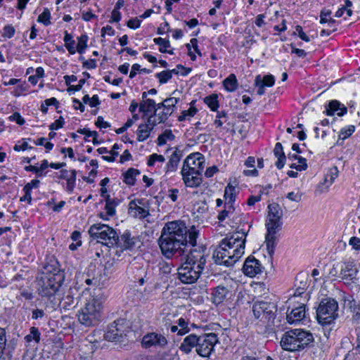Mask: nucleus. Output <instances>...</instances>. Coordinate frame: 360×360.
Wrapping results in <instances>:
<instances>
[{"label": "nucleus", "mask_w": 360, "mask_h": 360, "mask_svg": "<svg viewBox=\"0 0 360 360\" xmlns=\"http://www.w3.org/2000/svg\"><path fill=\"white\" fill-rule=\"evenodd\" d=\"M198 235L194 226L189 230L183 221H169L162 229L158 245L165 257H184L185 263L204 269L207 255L204 247L196 248Z\"/></svg>", "instance_id": "obj_1"}, {"label": "nucleus", "mask_w": 360, "mask_h": 360, "mask_svg": "<svg viewBox=\"0 0 360 360\" xmlns=\"http://www.w3.org/2000/svg\"><path fill=\"white\" fill-rule=\"evenodd\" d=\"M248 233V229L242 228L230 238H224L213 252L214 262L226 266H233L244 254Z\"/></svg>", "instance_id": "obj_2"}, {"label": "nucleus", "mask_w": 360, "mask_h": 360, "mask_svg": "<svg viewBox=\"0 0 360 360\" xmlns=\"http://www.w3.org/2000/svg\"><path fill=\"white\" fill-rule=\"evenodd\" d=\"M103 302L98 297L91 296L77 314L78 321L86 327L97 325L101 319Z\"/></svg>", "instance_id": "obj_3"}, {"label": "nucleus", "mask_w": 360, "mask_h": 360, "mask_svg": "<svg viewBox=\"0 0 360 360\" xmlns=\"http://www.w3.org/2000/svg\"><path fill=\"white\" fill-rule=\"evenodd\" d=\"M63 279V273L60 271L56 273H43L37 281L39 294L51 298L59 290Z\"/></svg>", "instance_id": "obj_4"}, {"label": "nucleus", "mask_w": 360, "mask_h": 360, "mask_svg": "<svg viewBox=\"0 0 360 360\" xmlns=\"http://www.w3.org/2000/svg\"><path fill=\"white\" fill-rule=\"evenodd\" d=\"M89 233L91 238L108 247H113L118 243V235L116 231L104 224H93L89 229Z\"/></svg>", "instance_id": "obj_5"}, {"label": "nucleus", "mask_w": 360, "mask_h": 360, "mask_svg": "<svg viewBox=\"0 0 360 360\" xmlns=\"http://www.w3.org/2000/svg\"><path fill=\"white\" fill-rule=\"evenodd\" d=\"M338 304L334 299H323L316 310V317L319 323L329 325L338 317Z\"/></svg>", "instance_id": "obj_6"}, {"label": "nucleus", "mask_w": 360, "mask_h": 360, "mask_svg": "<svg viewBox=\"0 0 360 360\" xmlns=\"http://www.w3.org/2000/svg\"><path fill=\"white\" fill-rule=\"evenodd\" d=\"M276 310L275 304L269 302L259 301L252 306L255 317L266 326H271L274 323Z\"/></svg>", "instance_id": "obj_7"}, {"label": "nucleus", "mask_w": 360, "mask_h": 360, "mask_svg": "<svg viewBox=\"0 0 360 360\" xmlns=\"http://www.w3.org/2000/svg\"><path fill=\"white\" fill-rule=\"evenodd\" d=\"M217 342V335L214 333L200 335L197 345V353L202 357L210 356Z\"/></svg>", "instance_id": "obj_8"}, {"label": "nucleus", "mask_w": 360, "mask_h": 360, "mask_svg": "<svg viewBox=\"0 0 360 360\" xmlns=\"http://www.w3.org/2000/svg\"><path fill=\"white\" fill-rule=\"evenodd\" d=\"M283 222L274 220L266 221V234L265 237V243L267 251L270 255L274 253L276 244V233L278 232L282 227Z\"/></svg>", "instance_id": "obj_9"}, {"label": "nucleus", "mask_w": 360, "mask_h": 360, "mask_svg": "<svg viewBox=\"0 0 360 360\" xmlns=\"http://www.w3.org/2000/svg\"><path fill=\"white\" fill-rule=\"evenodd\" d=\"M203 269L184 263L178 269V276L182 283L191 284L198 281Z\"/></svg>", "instance_id": "obj_10"}, {"label": "nucleus", "mask_w": 360, "mask_h": 360, "mask_svg": "<svg viewBox=\"0 0 360 360\" xmlns=\"http://www.w3.org/2000/svg\"><path fill=\"white\" fill-rule=\"evenodd\" d=\"M128 332V326L124 319L115 321L108 328L105 334V338L108 341H119L126 335Z\"/></svg>", "instance_id": "obj_11"}, {"label": "nucleus", "mask_w": 360, "mask_h": 360, "mask_svg": "<svg viewBox=\"0 0 360 360\" xmlns=\"http://www.w3.org/2000/svg\"><path fill=\"white\" fill-rule=\"evenodd\" d=\"M141 345L146 349L152 347L162 348L167 345V340L163 335L153 332L147 333L143 337Z\"/></svg>", "instance_id": "obj_12"}, {"label": "nucleus", "mask_w": 360, "mask_h": 360, "mask_svg": "<svg viewBox=\"0 0 360 360\" xmlns=\"http://www.w3.org/2000/svg\"><path fill=\"white\" fill-rule=\"evenodd\" d=\"M79 292L77 287H70L65 293L64 297L60 302V307L64 310L73 309L77 304V300Z\"/></svg>", "instance_id": "obj_13"}, {"label": "nucleus", "mask_w": 360, "mask_h": 360, "mask_svg": "<svg viewBox=\"0 0 360 360\" xmlns=\"http://www.w3.org/2000/svg\"><path fill=\"white\" fill-rule=\"evenodd\" d=\"M129 214L135 218L144 219L149 215V210L143 200L135 199L129 204Z\"/></svg>", "instance_id": "obj_14"}, {"label": "nucleus", "mask_w": 360, "mask_h": 360, "mask_svg": "<svg viewBox=\"0 0 360 360\" xmlns=\"http://www.w3.org/2000/svg\"><path fill=\"white\" fill-rule=\"evenodd\" d=\"M262 271V266L260 262L254 257H248L243 264V271L245 275L249 277H254Z\"/></svg>", "instance_id": "obj_15"}, {"label": "nucleus", "mask_w": 360, "mask_h": 360, "mask_svg": "<svg viewBox=\"0 0 360 360\" xmlns=\"http://www.w3.org/2000/svg\"><path fill=\"white\" fill-rule=\"evenodd\" d=\"M281 347L287 351L294 352L300 350V345L296 338L294 330L286 332L281 340Z\"/></svg>", "instance_id": "obj_16"}, {"label": "nucleus", "mask_w": 360, "mask_h": 360, "mask_svg": "<svg viewBox=\"0 0 360 360\" xmlns=\"http://www.w3.org/2000/svg\"><path fill=\"white\" fill-rule=\"evenodd\" d=\"M338 173L339 171L337 167L334 166L331 167L325 175L323 181L320 183L317 186L316 192L319 194L326 192L330 186L333 184L335 179L338 176Z\"/></svg>", "instance_id": "obj_17"}, {"label": "nucleus", "mask_w": 360, "mask_h": 360, "mask_svg": "<svg viewBox=\"0 0 360 360\" xmlns=\"http://www.w3.org/2000/svg\"><path fill=\"white\" fill-rule=\"evenodd\" d=\"M178 102L179 98L175 97H170L164 100L165 109L162 113L158 115V122H164L167 120L168 117L173 112Z\"/></svg>", "instance_id": "obj_18"}, {"label": "nucleus", "mask_w": 360, "mask_h": 360, "mask_svg": "<svg viewBox=\"0 0 360 360\" xmlns=\"http://www.w3.org/2000/svg\"><path fill=\"white\" fill-rule=\"evenodd\" d=\"M137 242V238L131 236L129 233H124L120 238H118V243L115 246L122 250H131L136 246Z\"/></svg>", "instance_id": "obj_19"}, {"label": "nucleus", "mask_w": 360, "mask_h": 360, "mask_svg": "<svg viewBox=\"0 0 360 360\" xmlns=\"http://www.w3.org/2000/svg\"><path fill=\"white\" fill-rule=\"evenodd\" d=\"M297 340L300 345V350L314 341L312 333L302 329H294Z\"/></svg>", "instance_id": "obj_20"}, {"label": "nucleus", "mask_w": 360, "mask_h": 360, "mask_svg": "<svg viewBox=\"0 0 360 360\" xmlns=\"http://www.w3.org/2000/svg\"><path fill=\"white\" fill-rule=\"evenodd\" d=\"M226 224L232 229H236L237 233L240 229L245 228L246 230L250 231V225L245 221L243 219L242 215L236 212H233V215L231 218L230 221H227Z\"/></svg>", "instance_id": "obj_21"}, {"label": "nucleus", "mask_w": 360, "mask_h": 360, "mask_svg": "<svg viewBox=\"0 0 360 360\" xmlns=\"http://www.w3.org/2000/svg\"><path fill=\"white\" fill-rule=\"evenodd\" d=\"M198 339L199 336H197L194 334L186 336L181 344L179 347L180 350L186 354H188L191 352L193 347H195V350L197 351Z\"/></svg>", "instance_id": "obj_22"}, {"label": "nucleus", "mask_w": 360, "mask_h": 360, "mask_svg": "<svg viewBox=\"0 0 360 360\" xmlns=\"http://www.w3.org/2000/svg\"><path fill=\"white\" fill-rule=\"evenodd\" d=\"M230 290L224 285H218L212 292V299L215 304L222 303L229 295Z\"/></svg>", "instance_id": "obj_23"}, {"label": "nucleus", "mask_w": 360, "mask_h": 360, "mask_svg": "<svg viewBox=\"0 0 360 360\" xmlns=\"http://www.w3.org/2000/svg\"><path fill=\"white\" fill-rule=\"evenodd\" d=\"M305 317V306L302 304L287 314L286 319L289 323H295L300 322Z\"/></svg>", "instance_id": "obj_24"}, {"label": "nucleus", "mask_w": 360, "mask_h": 360, "mask_svg": "<svg viewBox=\"0 0 360 360\" xmlns=\"http://www.w3.org/2000/svg\"><path fill=\"white\" fill-rule=\"evenodd\" d=\"M347 110L344 105L341 107V104L336 100L331 101L326 109L327 115L332 116L336 113L338 116H342L347 112Z\"/></svg>", "instance_id": "obj_25"}, {"label": "nucleus", "mask_w": 360, "mask_h": 360, "mask_svg": "<svg viewBox=\"0 0 360 360\" xmlns=\"http://www.w3.org/2000/svg\"><path fill=\"white\" fill-rule=\"evenodd\" d=\"M268 210L269 211L266 219L282 221L283 210L278 204L273 202L269 205Z\"/></svg>", "instance_id": "obj_26"}, {"label": "nucleus", "mask_w": 360, "mask_h": 360, "mask_svg": "<svg viewBox=\"0 0 360 360\" xmlns=\"http://www.w3.org/2000/svg\"><path fill=\"white\" fill-rule=\"evenodd\" d=\"M203 158L199 153L188 155L184 162L183 167H204Z\"/></svg>", "instance_id": "obj_27"}, {"label": "nucleus", "mask_w": 360, "mask_h": 360, "mask_svg": "<svg viewBox=\"0 0 360 360\" xmlns=\"http://www.w3.org/2000/svg\"><path fill=\"white\" fill-rule=\"evenodd\" d=\"M181 156V151L179 148H176L171 155L169 160L167 164V172H173L176 170Z\"/></svg>", "instance_id": "obj_28"}, {"label": "nucleus", "mask_w": 360, "mask_h": 360, "mask_svg": "<svg viewBox=\"0 0 360 360\" xmlns=\"http://www.w3.org/2000/svg\"><path fill=\"white\" fill-rule=\"evenodd\" d=\"M274 155L278 158L276 162V166L278 169H281L285 165L286 157L283 150V146L281 143H276L274 149Z\"/></svg>", "instance_id": "obj_29"}, {"label": "nucleus", "mask_w": 360, "mask_h": 360, "mask_svg": "<svg viewBox=\"0 0 360 360\" xmlns=\"http://www.w3.org/2000/svg\"><path fill=\"white\" fill-rule=\"evenodd\" d=\"M357 271L356 267L352 263H347L342 269L340 274L343 279L352 280L356 276Z\"/></svg>", "instance_id": "obj_30"}, {"label": "nucleus", "mask_w": 360, "mask_h": 360, "mask_svg": "<svg viewBox=\"0 0 360 360\" xmlns=\"http://www.w3.org/2000/svg\"><path fill=\"white\" fill-rule=\"evenodd\" d=\"M234 212L235 208L233 205H231L230 203H224V209L221 210L217 216L219 221L223 222L226 219H227V221H230Z\"/></svg>", "instance_id": "obj_31"}, {"label": "nucleus", "mask_w": 360, "mask_h": 360, "mask_svg": "<svg viewBox=\"0 0 360 360\" xmlns=\"http://www.w3.org/2000/svg\"><path fill=\"white\" fill-rule=\"evenodd\" d=\"M182 178L185 185L187 187L191 188L199 186L201 184L202 180V176H195L194 174L190 175L189 174H184V175H182Z\"/></svg>", "instance_id": "obj_32"}, {"label": "nucleus", "mask_w": 360, "mask_h": 360, "mask_svg": "<svg viewBox=\"0 0 360 360\" xmlns=\"http://www.w3.org/2000/svg\"><path fill=\"white\" fill-rule=\"evenodd\" d=\"M152 110H154V115H156V103L153 99L143 100L139 105V111L148 115Z\"/></svg>", "instance_id": "obj_33"}, {"label": "nucleus", "mask_w": 360, "mask_h": 360, "mask_svg": "<svg viewBox=\"0 0 360 360\" xmlns=\"http://www.w3.org/2000/svg\"><path fill=\"white\" fill-rule=\"evenodd\" d=\"M223 86L227 91L233 92L238 87V81L235 75L231 74L223 81Z\"/></svg>", "instance_id": "obj_34"}, {"label": "nucleus", "mask_w": 360, "mask_h": 360, "mask_svg": "<svg viewBox=\"0 0 360 360\" xmlns=\"http://www.w3.org/2000/svg\"><path fill=\"white\" fill-rule=\"evenodd\" d=\"M140 174V172L134 168L129 169L124 174V182L129 186H133L136 181V176Z\"/></svg>", "instance_id": "obj_35"}, {"label": "nucleus", "mask_w": 360, "mask_h": 360, "mask_svg": "<svg viewBox=\"0 0 360 360\" xmlns=\"http://www.w3.org/2000/svg\"><path fill=\"white\" fill-rule=\"evenodd\" d=\"M151 131L152 127H150L149 124H140L137 130L138 141H145L146 139L149 137Z\"/></svg>", "instance_id": "obj_36"}, {"label": "nucleus", "mask_w": 360, "mask_h": 360, "mask_svg": "<svg viewBox=\"0 0 360 360\" xmlns=\"http://www.w3.org/2000/svg\"><path fill=\"white\" fill-rule=\"evenodd\" d=\"M40 333L36 327H31L30 329V333L25 337V340L27 342L34 341L36 343H39L40 341Z\"/></svg>", "instance_id": "obj_37"}, {"label": "nucleus", "mask_w": 360, "mask_h": 360, "mask_svg": "<svg viewBox=\"0 0 360 360\" xmlns=\"http://www.w3.org/2000/svg\"><path fill=\"white\" fill-rule=\"evenodd\" d=\"M225 203L233 205L236 198V188L234 186L228 185L224 191Z\"/></svg>", "instance_id": "obj_38"}, {"label": "nucleus", "mask_w": 360, "mask_h": 360, "mask_svg": "<svg viewBox=\"0 0 360 360\" xmlns=\"http://www.w3.org/2000/svg\"><path fill=\"white\" fill-rule=\"evenodd\" d=\"M64 41L65 43V47L70 54H75L76 52L75 49V41L72 39V36L68 32H65L64 37Z\"/></svg>", "instance_id": "obj_39"}, {"label": "nucleus", "mask_w": 360, "mask_h": 360, "mask_svg": "<svg viewBox=\"0 0 360 360\" xmlns=\"http://www.w3.org/2000/svg\"><path fill=\"white\" fill-rule=\"evenodd\" d=\"M105 210H106V213L109 216L114 215L115 213V207L117 205L115 200L113 198H111L110 195H107L106 199H105Z\"/></svg>", "instance_id": "obj_40"}, {"label": "nucleus", "mask_w": 360, "mask_h": 360, "mask_svg": "<svg viewBox=\"0 0 360 360\" xmlns=\"http://www.w3.org/2000/svg\"><path fill=\"white\" fill-rule=\"evenodd\" d=\"M217 95L212 94L205 98V103L209 106L212 111H216L219 108V101Z\"/></svg>", "instance_id": "obj_41"}, {"label": "nucleus", "mask_w": 360, "mask_h": 360, "mask_svg": "<svg viewBox=\"0 0 360 360\" xmlns=\"http://www.w3.org/2000/svg\"><path fill=\"white\" fill-rule=\"evenodd\" d=\"M204 167H182L181 169V175H184V174H189L190 175H195V176H202V170H203Z\"/></svg>", "instance_id": "obj_42"}, {"label": "nucleus", "mask_w": 360, "mask_h": 360, "mask_svg": "<svg viewBox=\"0 0 360 360\" xmlns=\"http://www.w3.org/2000/svg\"><path fill=\"white\" fill-rule=\"evenodd\" d=\"M88 37L86 34H82L78 37V42L76 46V51L79 53H84L87 46Z\"/></svg>", "instance_id": "obj_43"}, {"label": "nucleus", "mask_w": 360, "mask_h": 360, "mask_svg": "<svg viewBox=\"0 0 360 360\" xmlns=\"http://www.w3.org/2000/svg\"><path fill=\"white\" fill-rule=\"evenodd\" d=\"M153 41L156 44L160 46L159 51L161 53H166V51H167V48L170 47L169 41L167 39H163L161 37H158V38H155L153 39Z\"/></svg>", "instance_id": "obj_44"}, {"label": "nucleus", "mask_w": 360, "mask_h": 360, "mask_svg": "<svg viewBox=\"0 0 360 360\" xmlns=\"http://www.w3.org/2000/svg\"><path fill=\"white\" fill-rule=\"evenodd\" d=\"M51 13L48 8H44L42 13H41L37 19V21L43 23L44 25L51 24Z\"/></svg>", "instance_id": "obj_45"}, {"label": "nucleus", "mask_w": 360, "mask_h": 360, "mask_svg": "<svg viewBox=\"0 0 360 360\" xmlns=\"http://www.w3.org/2000/svg\"><path fill=\"white\" fill-rule=\"evenodd\" d=\"M208 210V206L205 202H198L193 205L194 213L202 214Z\"/></svg>", "instance_id": "obj_46"}, {"label": "nucleus", "mask_w": 360, "mask_h": 360, "mask_svg": "<svg viewBox=\"0 0 360 360\" xmlns=\"http://www.w3.org/2000/svg\"><path fill=\"white\" fill-rule=\"evenodd\" d=\"M355 127L354 125H349L347 127H345L341 129V131L339 134V138L345 140L349 137L354 131Z\"/></svg>", "instance_id": "obj_47"}, {"label": "nucleus", "mask_w": 360, "mask_h": 360, "mask_svg": "<svg viewBox=\"0 0 360 360\" xmlns=\"http://www.w3.org/2000/svg\"><path fill=\"white\" fill-rule=\"evenodd\" d=\"M178 325L179 327H180L179 330H178V335H184L190 331V329L188 327V323L184 320V319H179L178 320Z\"/></svg>", "instance_id": "obj_48"}, {"label": "nucleus", "mask_w": 360, "mask_h": 360, "mask_svg": "<svg viewBox=\"0 0 360 360\" xmlns=\"http://www.w3.org/2000/svg\"><path fill=\"white\" fill-rule=\"evenodd\" d=\"M197 109L195 107H191L186 110H184L181 115L179 117V121L181 122L186 120L188 117H193L196 113Z\"/></svg>", "instance_id": "obj_49"}, {"label": "nucleus", "mask_w": 360, "mask_h": 360, "mask_svg": "<svg viewBox=\"0 0 360 360\" xmlns=\"http://www.w3.org/2000/svg\"><path fill=\"white\" fill-rule=\"evenodd\" d=\"M156 77L159 79L160 84H165L172 78V75L170 72L165 70L158 73Z\"/></svg>", "instance_id": "obj_50"}, {"label": "nucleus", "mask_w": 360, "mask_h": 360, "mask_svg": "<svg viewBox=\"0 0 360 360\" xmlns=\"http://www.w3.org/2000/svg\"><path fill=\"white\" fill-rule=\"evenodd\" d=\"M6 345V331L0 328V359L1 358Z\"/></svg>", "instance_id": "obj_51"}, {"label": "nucleus", "mask_w": 360, "mask_h": 360, "mask_svg": "<svg viewBox=\"0 0 360 360\" xmlns=\"http://www.w3.org/2000/svg\"><path fill=\"white\" fill-rule=\"evenodd\" d=\"M156 161L163 162L165 161L164 156L162 155H158L157 153H153L149 156L147 165L149 167H152L154 165Z\"/></svg>", "instance_id": "obj_52"}, {"label": "nucleus", "mask_w": 360, "mask_h": 360, "mask_svg": "<svg viewBox=\"0 0 360 360\" xmlns=\"http://www.w3.org/2000/svg\"><path fill=\"white\" fill-rule=\"evenodd\" d=\"M75 180H76V172L75 170L70 171V178L68 179L67 181V186L66 188L68 191L71 192L73 191V188L75 187Z\"/></svg>", "instance_id": "obj_53"}, {"label": "nucleus", "mask_w": 360, "mask_h": 360, "mask_svg": "<svg viewBox=\"0 0 360 360\" xmlns=\"http://www.w3.org/2000/svg\"><path fill=\"white\" fill-rule=\"evenodd\" d=\"M255 84L258 88L257 89V94L259 96L263 95L265 93V89L264 87L266 86L264 85L262 82V78L260 75H257L255 80Z\"/></svg>", "instance_id": "obj_54"}, {"label": "nucleus", "mask_w": 360, "mask_h": 360, "mask_svg": "<svg viewBox=\"0 0 360 360\" xmlns=\"http://www.w3.org/2000/svg\"><path fill=\"white\" fill-rule=\"evenodd\" d=\"M159 266L160 271L165 274H169L173 268V266L171 263L166 262H160Z\"/></svg>", "instance_id": "obj_55"}, {"label": "nucleus", "mask_w": 360, "mask_h": 360, "mask_svg": "<svg viewBox=\"0 0 360 360\" xmlns=\"http://www.w3.org/2000/svg\"><path fill=\"white\" fill-rule=\"evenodd\" d=\"M262 82L266 86H272L275 83L274 77L271 75H265L262 79Z\"/></svg>", "instance_id": "obj_56"}, {"label": "nucleus", "mask_w": 360, "mask_h": 360, "mask_svg": "<svg viewBox=\"0 0 360 360\" xmlns=\"http://www.w3.org/2000/svg\"><path fill=\"white\" fill-rule=\"evenodd\" d=\"M64 123V119L62 117H60L59 119L56 120L49 126V129L51 130H57L58 129L62 128Z\"/></svg>", "instance_id": "obj_57"}, {"label": "nucleus", "mask_w": 360, "mask_h": 360, "mask_svg": "<svg viewBox=\"0 0 360 360\" xmlns=\"http://www.w3.org/2000/svg\"><path fill=\"white\" fill-rule=\"evenodd\" d=\"M10 120L15 121L17 124L22 125L25 123L24 118L18 113L15 112L9 117Z\"/></svg>", "instance_id": "obj_58"}, {"label": "nucleus", "mask_w": 360, "mask_h": 360, "mask_svg": "<svg viewBox=\"0 0 360 360\" xmlns=\"http://www.w3.org/2000/svg\"><path fill=\"white\" fill-rule=\"evenodd\" d=\"M15 33V29L11 25H6L4 28V33L2 34L3 37H7L8 38H11Z\"/></svg>", "instance_id": "obj_59"}, {"label": "nucleus", "mask_w": 360, "mask_h": 360, "mask_svg": "<svg viewBox=\"0 0 360 360\" xmlns=\"http://www.w3.org/2000/svg\"><path fill=\"white\" fill-rule=\"evenodd\" d=\"M287 198L291 201L300 202L302 199V194L300 193L290 192L287 194Z\"/></svg>", "instance_id": "obj_60"}, {"label": "nucleus", "mask_w": 360, "mask_h": 360, "mask_svg": "<svg viewBox=\"0 0 360 360\" xmlns=\"http://www.w3.org/2000/svg\"><path fill=\"white\" fill-rule=\"evenodd\" d=\"M127 25L129 28L137 29L140 27L141 20L136 18H132L127 21Z\"/></svg>", "instance_id": "obj_61"}, {"label": "nucleus", "mask_w": 360, "mask_h": 360, "mask_svg": "<svg viewBox=\"0 0 360 360\" xmlns=\"http://www.w3.org/2000/svg\"><path fill=\"white\" fill-rule=\"evenodd\" d=\"M40 184L39 180L34 179L32 180L30 183H27L23 188V190H27L31 192L33 188H38Z\"/></svg>", "instance_id": "obj_62"}, {"label": "nucleus", "mask_w": 360, "mask_h": 360, "mask_svg": "<svg viewBox=\"0 0 360 360\" xmlns=\"http://www.w3.org/2000/svg\"><path fill=\"white\" fill-rule=\"evenodd\" d=\"M295 31H296V32L298 33V35L300 37V39H302V40H304L307 42L310 41L309 37L303 32L302 27L301 26L297 25L295 27Z\"/></svg>", "instance_id": "obj_63"}, {"label": "nucleus", "mask_w": 360, "mask_h": 360, "mask_svg": "<svg viewBox=\"0 0 360 360\" xmlns=\"http://www.w3.org/2000/svg\"><path fill=\"white\" fill-rule=\"evenodd\" d=\"M349 244L355 250H360V238L353 236L349 239Z\"/></svg>", "instance_id": "obj_64"}]
</instances>
